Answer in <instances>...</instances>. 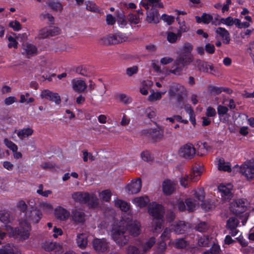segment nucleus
Here are the masks:
<instances>
[{"mask_svg":"<svg viewBox=\"0 0 254 254\" xmlns=\"http://www.w3.org/2000/svg\"><path fill=\"white\" fill-rule=\"evenodd\" d=\"M191 228L190 224L183 221L177 222L173 227L174 231L177 234H185Z\"/></svg>","mask_w":254,"mask_h":254,"instance_id":"14","label":"nucleus"},{"mask_svg":"<svg viewBox=\"0 0 254 254\" xmlns=\"http://www.w3.org/2000/svg\"><path fill=\"white\" fill-rule=\"evenodd\" d=\"M185 203L186 204V209L189 212L193 211L195 209V201L190 198H189L186 199Z\"/></svg>","mask_w":254,"mask_h":254,"instance_id":"43","label":"nucleus"},{"mask_svg":"<svg viewBox=\"0 0 254 254\" xmlns=\"http://www.w3.org/2000/svg\"><path fill=\"white\" fill-rule=\"evenodd\" d=\"M12 220V217L8 212L0 213V221L4 224L11 223Z\"/></svg>","mask_w":254,"mask_h":254,"instance_id":"41","label":"nucleus"},{"mask_svg":"<svg viewBox=\"0 0 254 254\" xmlns=\"http://www.w3.org/2000/svg\"><path fill=\"white\" fill-rule=\"evenodd\" d=\"M232 186L231 184H228L227 186L221 184L219 185L218 189L221 193L223 199L225 200H229L233 197L231 192Z\"/></svg>","mask_w":254,"mask_h":254,"instance_id":"12","label":"nucleus"},{"mask_svg":"<svg viewBox=\"0 0 254 254\" xmlns=\"http://www.w3.org/2000/svg\"><path fill=\"white\" fill-rule=\"evenodd\" d=\"M208 229V224L205 222H200L195 227V230L199 232H205Z\"/></svg>","mask_w":254,"mask_h":254,"instance_id":"45","label":"nucleus"},{"mask_svg":"<svg viewBox=\"0 0 254 254\" xmlns=\"http://www.w3.org/2000/svg\"><path fill=\"white\" fill-rule=\"evenodd\" d=\"M239 221L235 217H230L226 221V228L227 230H230L229 234L231 236H235L239 230L237 229L239 224Z\"/></svg>","mask_w":254,"mask_h":254,"instance_id":"9","label":"nucleus"},{"mask_svg":"<svg viewBox=\"0 0 254 254\" xmlns=\"http://www.w3.org/2000/svg\"><path fill=\"white\" fill-rule=\"evenodd\" d=\"M9 27L12 28L14 31H19L21 29V24L17 20L14 21H10L9 23Z\"/></svg>","mask_w":254,"mask_h":254,"instance_id":"61","label":"nucleus"},{"mask_svg":"<svg viewBox=\"0 0 254 254\" xmlns=\"http://www.w3.org/2000/svg\"><path fill=\"white\" fill-rule=\"evenodd\" d=\"M0 254H21V253L16 247L8 244L0 249Z\"/></svg>","mask_w":254,"mask_h":254,"instance_id":"26","label":"nucleus"},{"mask_svg":"<svg viewBox=\"0 0 254 254\" xmlns=\"http://www.w3.org/2000/svg\"><path fill=\"white\" fill-rule=\"evenodd\" d=\"M48 28L50 36H54L60 33L61 30L58 27L50 26Z\"/></svg>","mask_w":254,"mask_h":254,"instance_id":"51","label":"nucleus"},{"mask_svg":"<svg viewBox=\"0 0 254 254\" xmlns=\"http://www.w3.org/2000/svg\"><path fill=\"white\" fill-rule=\"evenodd\" d=\"M156 242L155 237H152L144 243H142L140 248L142 249V254L146 253L149 251Z\"/></svg>","mask_w":254,"mask_h":254,"instance_id":"33","label":"nucleus"},{"mask_svg":"<svg viewBox=\"0 0 254 254\" xmlns=\"http://www.w3.org/2000/svg\"><path fill=\"white\" fill-rule=\"evenodd\" d=\"M166 248V243L165 241L162 240L157 243V249L155 252V254H163Z\"/></svg>","mask_w":254,"mask_h":254,"instance_id":"42","label":"nucleus"},{"mask_svg":"<svg viewBox=\"0 0 254 254\" xmlns=\"http://www.w3.org/2000/svg\"><path fill=\"white\" fill-rule=\"evenodd\" d=\"M189 245L188 241L184 238H179L175 240L174 245L176 248L183 249L186 248Z\"/></svg>","mask_w":254,"mask_h":254,"instance_id":"37","label":"nucleus"},{"mask_svg":"<svg viewBox=\"0 0 254 254\" xmlns=\"http://www.w3.org/2000/svg\"><path fill=\"white\" fill-rule=\"evenodd\" d=\"M228 108L223 105H218L217 107V113L220 120L224 123H226L229 120V115L228 114Z\"/></svg>","mask_w":254,"mask_h":254,"instance_id":"25","label":"nucleus"},{"mask_svg":"<svg viewBox=\"0 0 254 254\" xmlns=\"http://www.w3.org/2000/svg\"><path fill=\"white\" fill-rule=\"evenodd\" d=\"M220 23H224L227 26H232L234 24V19L231 16H229L226 18H222L220 19Z\"/></svg>","mask_w":254,"mask_h":254,"instance_id":"59","label":"nucleus"},{"mask_svg":"<svg viewBox=\"0 0 254 254\" xmlns=\"http://www.w3.org/2000/svg\"><path fill=\"white\" fill-rule=\"evenodd\" d=\"M25 215L28 220L38 223L41 219L42 214L40 210L33 209L30 211L26 212Z\"/></svg>","mask_w":254,"mask_h":254,"instance_id":"15","label":"nucleus"},{"mask_svg":"<svg viewBox=\"0 0 254 254\" xmlns=\"http://www.w3.org/2000/svg\"><path fill=\"white\" fill-rule=\"evenodd\" d=\"M116 17L118 23L121 27H124L127 24V22L123 12H117Z\"/></svg>","mask_w":254,"mask_h":254,"instance_id":"36","label":"nucleus"},{"mask_svg":"<svg viewBox=\"0 0 254 254\" xmlns=\"http://www.w3.org/2000/svg\"><path fill=\"white\" fill-rule=\"evenodd\" d=\"M196 21L198 23L201 22L204 24H208L211 22L213 24H215V21L213 20V16L209 14L203 13L201 16H195Z\"/></svg>","mask_w":254,"mask_h":254,"instance_id":"31","label":"nucleus"},{"mask_svg":"<svg viewBox=\"0 0 254 254\" xmlns=\"http://www.w3.org/2000/svg\"><path fill=\"white\" fill-rule=\"evenodd\" d=\"M47 4L52 10L56 11L61 12L63 9V5L58 1H49Z\"/></svg>","mask_w":254,"mask_h":254,"instance_id":"40","label":"nucleus"},{"mask_svg":"<svg viewBox=\"0 0 254 254\" xmlns=\"http://www.w3.org/2000/svg\"><path fill=\"white\" fill-rule=\"evenodd\" d=\"M127 254H142L138 248L134 246H128L126 248Z\"/></svg>","mask_w":254,"mask_h":254,"instance_id":"48","label":"nucleus"},{"mask_svg":"<svg viewBox=\"0 0 254 254\" xmlns=\"http://www.w3.org/2000/svg\"><path fill=\"white\" fill-rule=\"evenodd\" d=\"M127 19L131 24H137L140 22V18L139 15L136 14L129 13Z\"/></svg>","mask_w":254,"mask_h":254,"instance_id":"46","label":"nucleus"},{"mask_svg":"<svg viewBox=\"0 0 254 254\" xmlns=\"http://www.w3.org/2000/svg\"><path fill=\"white\" fill-rule=\"evenodd\" d=\"M33 132V129L31 128L28 127L20 130L17 133V135L19 138H23L31 135Z\"/></svg>","mask_w":254,"mask_h":254,"instance_id":"39","label":"nucleus"},{"mask_svg":"<svg viewBox=\"0 0 254 254\" xmlns=\"http://www.w3.org/2000/svg\"><path fill=\"white\" fill-rule=\"evenodd\" d=\"M198 245L200 247H208L209 238L208 236H203L198 240Z\"/></svg>","mask_w":254,"mask_h":254,"instance_id":"49","label":"nucleus"},{"mask_svg":"<svg viewBox=\"0 0 254 254\" xmlns=\"http://www.w3.org/2000/svg\"><path fill=\"white\" fill-rule=\"evenodd\" d=\"M171 230L168 228H166L161 236V240L166 241L170 237Z\"/></svg>","mask_w":254,"mask_h":254,"instance_id":"56","label":"nucleus"},{"mask_svg":"<svg viewBox=\"0 0 254 254\" xmlns=\"http://www.w3.org/2000/svg\"><path fill=\"white\" fill-rule=\"evenodd\" d=\"M167 39L170 43H174L177 40V35L173 32H168Z\"/></svg>","mask_w":254,"mask_h":254,"instance_id":"55","label":"nucleus"},{"mask_svg":"<svg viewBox=\"0 0 254 254\" xmlns=\"http://www.w3.org/2000/svg\"><path fill=\"white\" fill-rule=\"evenodd\" d=\"M9 237L20 241H23L28 239L30 236L31 226L28 222L23 221L20 222L19 225L16 227L9 226Z\"/></svg>","mask_w":254,"mask_h":254,"instance_id":"2","label":"nucleus"},{"mask_svg":"<svg viewBox=\"0 0 254 254\" xmlns=\"http://www.w3.org/2000/svg\"><path fill=\"white\" fill-rule=\"evenodd\" d=\"M148 212L153 218L152 227L153 232H160L163 227L165 213L164 207L161 204L152 202L148 206Z\"/></svg>","mask_w":254,"mask_h":254,"instance_id":"1","label":"nucleus"},{"mask_svg":"<svg viewBox=\"0 0 254 254\" xmlns=\"http://www.w3.org/2000/svg\"><path fill=\"white\" fill-rule=\"evenodd\" d=\"M92 244L94 250L99 253L105 252L109 248L108 243L105 239H94Z\"/></svg>","mask_w":254,"mask_h":254,"instance_id":"11","label":"nucleus"},{"mask_svg":"<svg viewBox=\"0 0 254 254\" xmlns=\"http://www.w3.org/2000/svg\"><path fill=\"white\" fill-rule=\"evenodd\" d=\"M176 183L170 180H165L162 184V189L164 193L166 195L172 194L175 190Z\"/></svg>","mask_w":254,"mask_h":254,"instance_id":"19","label":"nucleus"},{"mask_svg":"<svg viewBox=\"0 0 254 254\" xmlns=\"http://www.w3.org/2000/svg\"><path fill=\"white\" fill-rule=\"evenodd\" d=\"M141 186V179L138 178L135 180L132 181L129 184H128L127 187V190L129 193L131 194H135L140 191Z\"/></svg>","mask_w":254,"mask_h":254,"instance_id":"16","label":"nucleus"},{"mask_svg":"<svg viewBox=\"0 0 254 254\" xmlns=\"http://www.w3.org/2000/svg\"><path fill=\"white\" fill-rule=\"evenodd\" d=\"M159 14L157 9L155 7H152L147 13V20L148 22L157 23L159 22Z\"/></svg>","mask_w":254,"mask_h":254,"instance_id":"27","label":"nucleus"},{"mask_svg":"<svg viewBox=\"0 0 254 254\" xmlns=\"http://www.w3.org/2000/svg\"><path fill=\"white\" fill-rule=\"evenodd\" d=\"M209 89L211 94L215 95H219L222 92L221 87L211 85L209 86Z\"/></svg>","mask_w":254,"mask_h":254,"instance_id":"58","label":"nucleus"},{"mask_svg":"<svg viewBox=\"0 0 254 254\" xmlns=\"http://www.w3.org/2000/svg\"><path fill=\"white\" fill-rule=\"evenodd\" d=\"M43 249L48 252L52 251L55 250L56 254H62V251L60 246L56 242L51 241H46L42 245Z\"/></svg>","mask_w":254,"mask_h":254,"instance_id":"17","label":"nucleus"},{"mask_svg":"<svg viewBox=\"0 0 254 254\" xmlns=\"http://www.w3.org/2000/svg\"><path fill=\"white\" fill-rule=\"evenodd\" d=\"M193 46L190 43H186L183 46L181 53L187 55L192 56L191 54Z\"/></svg>","mask_w":254,"mask_h":254,"instance_id":"44","label":"nucleus"},{"mask_svg":"<svg viewBox=\"0 0 254 254\" xmlns=\"http://www.w3.org/2000/svg\"><path fill=\"white\" fill-rule=\"evenodd\" d=\"M73 89L79 93L83 92L87 88V84L83 80L75 78L72 80Z\"/></svg>","mask_w":254,"mask_h":254,"instance_id":"18","label":"nucleus"},{"mask_svg":"<svg viewBox=\"0 0 254 254\" xmlns=\"http://www.w3.org/2000/svg\"><path fill=\"white\" fill-rule=\"evenodd\" d=\"M195 66L199 71L203 72H208L209 69L211 71H213L214 70V67L212 64H210L208 62H204L200 60H197L196 61Z\"/></svg>","mask_w":254,"mask_h":254,"instance_id":"23","label":"nucleus"},{"mask_svg":"<svg viewBox=\"0 0 254 254\" xmlns=\"http://www.w3.org/2000/svg\"><path fill=\"white\" fill-rule=\"evenodd\" d=\"M140 223L137 221H134L129 224L126 229L128 232V234L129 233L130 235L133 237H137L140 233Z\"/></svg>","mask_w":254,"mask_h":254,"instance_id":"21","label":"nucleus"},{"mask_svg":"<svg viewBox=\"0 0 254 254\" xmlns=\"http://www.w3.org/2000/svg\"><path fill=\"white\" fill-rule=\"evenodd\" d=\"M175 206L180 211H184L186 210V206L184 202L182 200H179L176 202Z\"/></svg>","mask_w":254,"mask_h":254,"instance_id":"60","label":"nucleus"},{"mask_svg":"<svg viewBox=\"0 0 254 254\" xmlns=\"http://www.w3.org/2000/svg\"><path fill=\"white\" fill-rule=\"evenodd\" d=\"M8 40L9 41V43L8 44V47L9 48H17V45L18 42L16 41L15 39L12 37L11 36H9L8 37Z\"/></svg>","mask_w":254,"mask_h":254,"instance_id":"57","label":"nucleus"},{"mask_svg":"<svg viewBox=\"0 0 254 254\" xmlns=\"http://www.w3.org/2000/svg\"><path fill=\"white\" fill-rule=\"evenodd\" d=\"M161 98V94L160 92L153 93L150 94L148 97V100L150 101H154L159 100Z\"/></svg>","mask_w":254,"mask_h":254,"instance_id":"64","label":"nucleus"},{"mask_svg":"<svg viewBox=\"0 0 254 254\" xmlns=\"http://www.w3.org/2000/svg\"><path fill=\"white\" fill-rule=\"evenodd\" d=\"M144 131L146 135L150 138L153 142H159L164 137V131L160 128H150Z\"/></svg>","mask_w":254,"mask_h":254,"instance_id":"8","label":"nucleus"},{"mask_svg":"<svg viewBox=\"0 0 254 254\" xmlns=\"http://www.w3.org/2000/svg\"><path fill=\"white\" fill-rule=\"evenodd\" d=\"M55 214L56 218L61 221L67 220L70 215L69 212L61 206H59L55 209Z\"/></svg>","mask_w":254,"mask_h":254,"instance_id":"22","label":"nucleus"},{"mask_svg":"<svg viewBox=\"0 0 254 254\" xmlns=\"http://www.w3.org/2000/svg\"><path fill=\"white\" fill-rule=\"evenodd\" d=\"M40 96L42 98H45L50 101L54 102L57 105H59L61 103V99L59 94L58 93L53 92L49 90H44L42 91Z\"/></svg>","mask_w":254,"mask_h":254,"instance_id":"10","label":"nucleus"},{"mask_svg":"<svg viewBox=\"0 0 254 254\" xmlns=\"http://www.w3.org/2000/svg\"><path fill=\"white\" fill-rule=\"evenodd\" d=\"M17 208L21 212L24 213L26 212V210H27V205L24 200H21L19 201L17 203Z\"/></svg>","mask_w":254,"mask_h":254,"instance_id":"54","label":"nucleus"},{"mask_svg":"<svg viewBox=\"0 0 254 254\" xmlns=\"http://www.w3.org/2000/svg\"><path fill=\"white\" fill-rule=\"evenodd\" d=\"M48 31V28L47 27L41 29L39 33V38L45 39L49 37L50 34Z\"/></svg>","mask_w":254,"mask_h":254,"instance_id":"53","label":"nucleus"},{"mask_svg":"<svg viewBox=\"0 0 254 254\" xmlns=\"http://www.w3.org/2000/svg\"><path fill=\"white\" fill-rule=\"evenodd\" d=\"M249 202L246 198H239L233 201L230 205L231 211L237 216L245 212Z\"/></svg>","mask_w":254,"mask_h":254,"instance_id":"4","label":"nucleus"},{"mask_svg":"<svg viewBox=\"0 0 254 254\" xmlns=\"http://www.w3.org/2000/svg\"><path fill=\"white\" fill-rule=\"evenodd\" d=\"M98 199L95 195H90V200L87 202L90 207H95L98 205Z\"/></svg>","mask_w":254,"mask_h":254,"instance_id":"52","label":"nucleus"},{"mask_svg":"<svg viewBox=\"0 0 254 254\" xmlns=\"http://www.w3.org/2000/svg\"><path fill=\"white\" fill-rule=\"evenodd\" d=\"M196 153L195 149L191 143H187L182 146L179 150V155L186 159H191Z\"/></svg>","mask_w":254,"mask_h":254,"instance_id":"7","label":"nucleus"},{"mask_svg":"<svg viewBox=\"0 0 254 254\" xmlns=\"http://www.w3.org/2000/svg\"><path fill=\"white\" fill-rule=\"evenodd\" d=\"M115 204L116 206L119 207L121 210L125 212H127L130 207L129 204L127 202L120 199L116 200Z\"/></svg>","mask_w":254,"mask_h":254,"instance_id":"38","label":"nucleus"},{"mask_svg":"<svg viewBox=\"0 0 254 254\" xmlns=\"http://www.w3.org/2000/svg\"><path fill=\"white\" fill-rule=\"evenodd\" d=\"M141 157L142 160L146 162H149L152 160L151 155L148 151H143L141 153Z\"/></svg>","mask_w":254,"mask_h":254,"instance_id":"63","label":"nucleus"},{"mask_svg":"<svg viewBox=\"0 0 254 254\" xmlns=\"http://www.w3.org/2000/svg\"><path fill=\"white\" fill-rule=\"evenodd\" d=\"M76 243L81 249L85 248L87 245V238L86 234H79L77 236Z\"/></svg>","mask_w":254,"mask_h":254,"instance_id":"34","label":"nucleus"},{"mask_svg":"<svg viewBox=\"0 0 254 254\" xmlns=\"http://www.w3.org/2000/svg\"><path fill=\"white\" fill-rule=\"evenodd\" d=\"M117 33L110 34L100 39L99 43L103 45H110L119 44Z\"/></svg>","mask_w":254,"mask_h":254,"instance_id":"20","label":"nucleus"},{"mask_svg":"<svg viewBox=\"0 0 254 254\" xmlns=\"http://www.w3.org/2000/svg\"><path fill=\"white\" fill-rule=\"evenodd\" d=\"M71 216L73 221L77 223H83L85 220V214L84 212L79 210L75 209L73 210L72 211Z\"/></svg>","mask_w":254,"mask_h":254,"instance_id":"30","label":"nucleus"},{"mask_svg":"<svg viewBox=\"0 0 254 254\" xmlns=\"http://www.w3.org/2000/svg\"><path fill=\"white\" fill-rule=\"evenodd\" d=\"M193 56L180 53L174 62V65L185 67L192 62Z\"/></svg>","mask_w":254,"mask_h":254,"instance_id":"13","label":"nucleus"},{"mask_svg":"<svg viewBox=\"0 0 254 254\" xmlns=\"http://www.w3.org/2000/svg\"><path fill=\"white\" fill-rule=\"evenodd\" d=\"M90 195L88 192H76L73 194L72 197L76 201L87 204L90 200Z\"/></svg>","mask_w":254,"mask_h":254,"instance_id":"24","label":"nucleus"},{"mask_svg":"<svg viewBox=\"0 0 254 254\" xmlns=\"http://www.w3.org/2000/svg\"><path fill=\"white\" fill-rule=\"evenodd\" d=\"M240 172L245 176L248 180L254 178V160H250L245 162L240 167Z\"/></svg>","mask_w":254,"mask_h":254,"instance_id":"6","label":"nucleus"},{"mask_svg":"<svg viewBox=\"0 0 254 254\" xmlns=\"http://www.w3.org/2000/svg\"><path fill=\"white\" fill-rule=\"evenodd\" d=\"M149 198L147 196H142L135 197L133 200V203L140 208H143L147 205Z\"/></svg>","mask_w":254,"mask_h":254,"instance_id":"32","label":"nucleus"},{"mask_svg":"<svg viewBox=\"0 0 254 254\" xmlns=\"http://www.w3.org/2000/svg\"><path fill=\"white\" fill-rule=\"evenodd\" d=\"M3 141L6 147L12 150L13 152H16L17 151V146L12 141L8 139L7 138H5Z\"/></svg>","mask_w":254,"mask_h":254,"instance_id":"47","label":"nucleus"},{"mask_svg":"<svg viewBox=\"0 0 254 254\" xmlns=\"http://www.w3.org/2000/svg\"><path fill=\"white\" fill-rule=\"evenodd\" d=\"M215 32L222 38L224 43L228 44L230 43V34L225 28L222 27H218L216 29Z\"/></svg>","mask_w":254,"mask_h":254,"instance_id":"29","label":"nucleus"},{"mask_svg":"<svg viewBox=\"0 0 254 254\" xmlns=\"http://www.w3.org/2000/svg\"><path fill=\"white\" fill-rule=\"evenodd\" d=\"M22 48L24 51L28 55H33L37 52V48L31 44L23 43L22 44Z\"/></svg>","mask_w":254,"mask_h":254,"instance_id":"35","label":"nucleus"},{"mask_svg":"<svg viewBox=\"0 0 254 254\" xmlns=\"http://www.w3.org/2000/svg\"><path fill=\"white\" fill-rule=\"evenodd\" d=\"M76 73L84 76H90L92 74V67L87 65H81L75 68Z\"/></svg>","mask_w":254,"mask_h":254,"instance_id":"28","label":"nucleus"},{"mask_svg":"<svg viewBox=\"0 0 254 254\" xmlns=\"http://www.w3.org/2000/svg\"><path fill=\"white\" fill-rule=\"evenodd\" d=\"M201 171L200 169L197 167H193L190 171V175H185L184 177H182L180 179V183L182 187L187 188L190 181L196 182L198 180L200 176Z\"/></svg>","mask_w":254,"mask_h":254,"instance_id":"5","label":"nucleus"},{"mask_svg":"<svg viewBox=\"0 0 254 254\" xmlns=\"http://www.w3.org/2000/svg\"><path fill=\"white\" fill-rule=\"evenodd\" d=\"M112 237L115 243L120 247H123L127 244L129 239L128 232L124 227L113 229Z\"/></svg>","mask_w":254,"mask_h":254,"instance_id":"3","label":"nucleus"},{"mask_svg":"<svg viewBox=\"0 0 254 254\" xmlns=\"http://www.w3.org/2000/svg\"><path fill=\"white\" fill-rule=\"evenodd\" d=\"M100 196L103 200L109 201L111 199V192L109 190H104L101 192Z\"/></svg>","mask_w":254,"mask_h":254,"instance_id":"50","label":"nucleus"},{"mask_svg":"<svg viewBox=\"0 0 254 254\" xmlns=\"http://www.w3.org/2000/svg\"><path fill=\"white\" fill-rule=\"evenodd\" d=\"M137 71L138 67L137 66H133L132 67H128L127 69L126 73L128 76H131L133 74L136 73Z\"/></svg>","mask_w":254,"mask_h":254,"instance_id":"62","label":"nucleus"}]
</instances>
